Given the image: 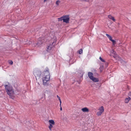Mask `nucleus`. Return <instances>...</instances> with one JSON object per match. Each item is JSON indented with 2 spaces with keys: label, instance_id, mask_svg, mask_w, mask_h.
Returning <instances> with one entry per match:
<instances>
[{
  "label": "nucleus",
  "instance_id": "f257e3e1",
  "mask_svg": "<svg viewBox=\"0 0 131 131\" xmlns=\"http://www.w3.org/2000/svg\"><path fill=\"white\" fill-rule=\"evenodd\" d=\"M5 89L7 94L9 95L10 98L12 99H13V96L14 94V91L13 87L9 85H5Z\"/></svg>",
  "mask_w": 131,
  "mask_h": 131
},
{
  "label": "nucleus",
  "instance_id": "f03ea898",
  "mask_svg": "<svg viewBox=\"0 0 131 131\" xmlns=\"http://www.w3.org/2000/svg\"><path fill=\"white\" fill-rule=\"evenodd\" d=\"M50 77L49 75H47L42 78L43 84L44 86H47L49 85L48 81H49Z\"/></svg>",
  "mask_w": 131,
  "mask_h": 131
},
{
  "label": "nucleus",
  "instance_id": "7ed1b4c3",
  "mask_svg": "<svg viewBox=\"0 0 131 131\" xmlns=\"http://www.w3.org/2000/svg\"><path fill=\"white\" fill-rule=\"evenodd\" d=\"M56 44V42H52L51 44H50L49 46H48L47 47V51H49L51 50V48L53 47Z\"/></svg>",
  "mask_w": 131,
  "mask_h": 131
},
{
  "label": "nucleus",
  "instance_id": "20e7f679",
  "mask_svg": "<svg viewBox=\"0 0 131 131\" xmlns=\"http://www.w3.org/2000/svg\"><path fill=\"white\" fill-rule=\"evenodd\" d=\"M41 72L38 71H36V72H34V75L36 77V79H37V77L38 78H40V77L41 75Z\"/></svg>",
  "mask_w": 131,
  "mask_h": 131
},
{
  "label": "nucleus",
  "instance_id": "39448f33",
  "mask_svg": "<svg viewBox=\"0 0 131 131\" xmlns=\"http://www.w3.org/2000/svg\"><path fill=\"white\" fill-rule=\"evenodd\" d=\"M69 16H64V18L63 19V22L68 23H69Z\"/></svg>",
  "mask_w": 131,
  "mask_h": 131
},
{
  "label": "nucleus",
  "instance_id": "423d86ee",
  "mask_svg": "<svg viewBox=\"0 0 131 131\" xmlns=\"http://www.w3.org/2000/svg\"><path fill=\"white\" fill-rule=\"evenodd\" d=\"M104 111V108L103 106H102L100 109V111L98 112L97 113V115L98 116H100L101 115L102 113Z\"/></svg>",
  "mask_w": 131,
  "mask_h": 131
},
{
  "label": "nucleus",
  "instance_id": "0eeeda50",
  "mask_svg": "<svg viewBox=\"0 0 131 131\" xmlns=\"http://www.w3.org/2000/svg\"><path fill=\"white\" fill-rule=\"evenodd\" d=\"M43 41L41 40H39L37 43H35L34 44L35 46L36 47H39L42 44Z\"/></svg>",
  "mask_w": 131,
  "mask_h": 131
},
{
  "label": "nucleus",
  "instance_id": "6e6552de",
  "mask_svg": "<svg viewBox=\"0 0 131 131\" xmlns=\"http://www.w3.org/2000/svg\"><path fill=\"white\" fill-rule=\"evenodd\" d=\"M81 110L83 112H88L89 111V109L86 107L83 108L81 109Z\"/></svg>",
  "mask_w": 131,
  "mask_h": 131
},
{
  "label": "nucleus",
  "instance_id": "1a4fd4ad",
  "mask_svg": "<svg viewBox=\"0 0 131 131\" xmlns=\"http://www.w3.org/2000/svg\"><path fill=\"white\" fill-rule=\"evenodd\" d=\"M88 76L89 78L91 79H92L93 77V74L91 72H89L88 73Z\"/></svg>",
  "mask_w": 131,
  "mask_h": 131
},
{
  "label": "nucleus",
  "instance_id": "9d476101",
  "mask_svg": "<svg viewBox=\"0 0 131 131\" xmlns=\"http://www.w3.org/2000/svg\"><path fill=\"white\" fill-rule=\"evenodd\" d=\"M91 80L95 82H98L99 81V79L97 78L94 77H93L92 78V79H91Z\"/></svg>",
  "mask_w": 131,
  "mask_h": 131
},
{
  "label": "nucleus",
  "instance_id": "9b49d317",
  "mask_svg": "<svg viewBox=\"0 0 131 131\" xmlns=\"http://www.w3.org/2000/svg\"><path fill=\"white\" fill-rule=\"evenodd\" d=\"M130 99L131 98L130 97H128V98H126L125 99V102L126 103H127Z\"/></svg>",
  "mask_w": 131,
  "mask_h": 131
},
{
  "label": "nucleus",
  "instance_id": "f8f14e48",
  "mask_svg": "<svg viewBox=\"0 0 131 131\" xmlns=\"http://www.w3.org/2000/svg\"><path fill=\"white\" fill-rule=\"evenodd\" d=\"M49 122L50 123L49 124H52L53 125H54L55 124L54 121L52 120H49Z\"/></svg>",
  "mask_w": 131,
  "mask_h": 131
},
{
  "label": "nucleus",
  "instance_id": "ddd939ff",
  "mask_svg": "<svg viewBox=\"0 0 131 131\" xmlns=\"http://www.w3.org/2000/svg\"><path fill=\"white\" fill-rule=\"evenodd\" d=\"M106 35L107 36V37H108V38H109V39L110 41H111V40L112 39V37H111V36H110L109 35L107 34H106Z\"/></svg>",
  "mask_w": 131,
  "mask_h": 131
},
{
  "label": "nucleus",
  "instance_id": "4468645a",
  "mask_svg": "<svg viewBox=\"0 0 131 131\" xmlns=\"http://www.w3.org/2000/svg\"><path fill=\"white\" fill-rule=\"evenodd\" d=\"M63 18H64V16L61 17L60 18H58V21H62V20H63Z\"/></svg>",
  "mask_w": 131,
  "mask_h": 131
},
{
  "label": "nucleus",
  "instance_id": "2eb2a0df",
  "mask_svg": "<svg viewBox=\"0 0 131 131\" xmlns=\"http://www.w3.org/2000/svg\"><path fill=\"white\" fill-rule=\"evenodd\" d=\"M52 124H49V128L50 130H51V128L53 127Z\"/></svg>",
  "mask_w": 131,
  "mask_h": 131
},
{
  "label": "nucleus",
  "instance_id": "dca6fc26",
  "mask_svg": "<svg viewBox=\"0 0 131 131\" xmlns=\"http://www.w3.org/2000/svg\"><path fill=\"white\" fill-rule=\"evenodd\" d=\"M78 52L79 54H81L83 52L82 50V49H80L79 51H78Z\"/></svg>",
  "mask_w": 131,
  "mask_h": 131
},
{
  "label": "nucleus",
  "instance_id": "f3484780",
  "mask_svg": "<svg viewBox=\"0 0 131 131\" xmlns=\"http://www.w3.org/2000/svg\"><path fill=\"white\" fill-rule=\"evenodd\" d=\"M111 41L112 42L114 45L116 43V41L112 39Z\"/></svg>",
  "mask_w": 131,
  "mask_h": 131
},
{
  "label": "nucleus",
  "instance_id": "a211bd4d",
  "mask_svg": "<svg viewBox=\"0 0 131 131\" xmlns=\"http://www.w3.org/2000/svg\"><path fill=\"white\" fill-rule=\"evenodd\" d=\"M60 2H61L60 1L58 0L56 1V4L57 5H59V3H60Z\"/></svg>",
  "mask_w": 131,
  "mask_h": 131
},
{
  "label": "nucleus",
  "instance_id": "6ab92c4d",
  "mask_svg": "<svg viewBox=\"0 0 131 131\" xmlns=\"http://www.w3.org/2000/svg\"><path fill=\"white\" fill-rule=\"evenodd\" d=\"M99 59L102 62H105V61L102 59L101 57H100Z\"/></svg>",
  "mask_w": 131,
  "mask_h": 131
},
{
  "label": "nucleus",
  "instance_id": "aec40b11",
  "mask_svg": "<svg viewBox=\"0 0 131 131\" xmlns=\"http://www.w3.org/2000/svg\"><path fill=\"white\" fill-rule=\"evenodd\" d=\"M108 17L110 19H112V18L113 17L110 15H108Z\"/></svg>",
  "mask_w": 131,
  "mask_h": 131
},
{
  "label": "nucleus",
  "instance_id": "412c9836",
  "mask_svg": "<svg viewBox=\"0 0 131 131\" xmlns=\"http://www.w3.org/2000/svg\"><path fill=\"white\" fill-rule=\"evenodd\" d=\"M48 72V75H49V71H48V70H46L45 71V72Z\"/></svg>",
  "mask_w": 131,
  "mask_h": 131
},
{
  "label": "nucleus",
  "instance_id": "4be33fe9",
  "mask_svg": "<svg viewBox=\"0 0 131 131\" xmlns=\"http://www.w3.org/2000/svg\"><path fill=\"white\" fill-rule=\"evenodd\" d=\"M13 62L12 61H11L9 62V63L11 65L12 64H13Z\"/></svg>",
  "mask_w": 131,
  "mask_h": 131
},
{
  "label": "nucleus",
  "instance_id": "5701e85b",
  "mask_svg": "<svg viewBox=\"0 0 131 131\" xmlns=\"http://www.w3.org/2000/svg\"><path fill=\"white\" fill-rule=\"evenodd\" d=\"M128 95L129 96H131V92H129Z\"/></svg>",
  "mask_w": 131,
  "mask_h": 131
},
{
  "label": "nucleus",
  "instance_id": "b1692460",
  "mask_svg": "<svg viewBox=\"0 0 131 131\" xmlns=\"http://www.w3.org/2000/svg\"><path fill=\"white\" fill-rule=\"evenodd\" d=\"M112 20H113V21H115V19L114 18V17H113L112 19Z\"/></svg>",
  "mask_w": 131,
  "mask_h": 131
},
{
  "label": "nucleus",
  "instance_id": "393cba45",
  "mask_svg": "<svg viewBox=\"0 0 131 131\" xmlns=\"http://www.w3.org/2000/svg\"><path fill=\"white\" fill-rule=\"evenodd\" d=\"M57 98H58V100H61L60 97L58 95H57Z\"/></svg>",
  "mask_w": 131,
  "mask_h": 131
},
{
  "label": "nucleus",
  "instance_id": "a878e982",
  "mask_svg": "<svg viewBox=\"0 0 131 131\" xmlns=\"http://www.w3.org/2000/svg\"><path fill=\"white\" fill-rule=\"evenodd\" d=\"M59 101H60V106H61V100H59Z\"/></svg>",
  "mask_w": 131,
  "mask_h": 131
},
{
  "label": "nucleus",
  "instance_id": "bb28decb",
  "mask_svg": "<svg viewBox=\"0 0 131 131\" xmlns=\"http://www.w3.org/2000/svg\"><path fill=\"white\" fill-rule=\"evenodd\" d=\"M113 53H114V54H116V52H115V51H113Z\"/></svg>",
  "mask_w": 131,
  "mask_h": 131
},
{
  "label": "nucleus",
  "instance_id": "cd10ccee",
  "mask_svg": "<svg viewBox=\"0 0 131 131\" xmlns=\"http://www.w3.org/2000/svg\"><path fill=\"white\" fill-rule=\"evenodd\" d=\"M60 110L61 111L62 110V107H61V106H60Z\"/></svg>",
  "mask_w": 131,
  "mask_h": 131
},
{
  "label": "nucleus",
  "instance_id": "c85d7f7f",
  "mask_svg": "<svg viewBox=\"0 0 131 131\" xmlns=\"http://www.w3.org/2000/svg\"><path fill=\"white\" fill-rule=\"evenodd\" d=\"M47 1L46 0H44V1H43V2H45L46 1Z\"/></svg>",
  "mask_w": 131,
  "mask_h": 131
},
{
  "label": "nucleus",
  "instance_id": "c756f323",
  "mask_svg": "<svg viewBox=\"0 0 131 131\" xmlns=\"http://www.w3.org/2000/svg\"><path fill=\"white\" fill-rule=\"evenodd\" d=\"M95 73H94V74H96V73H96V74H97V73H96V71L95 70Z\"/></svg>",
  "mask_w": 131,
  "mask_h": 131
},
{
  "label": "nucleus",
  "instance_id": "7c9ffc66",
  "mask_svg": "<svg viewBox=\"0 0 131 131\" xmlns=\"http://www.w3.org/2000/svg\"><path fill=\"white\" fill-rule=\"evenodd\" d=\"M84 1H86V0H84Z\"/></svg>",
  "mask_w": 131,
  "mask_h": 131
}]
</instances>
